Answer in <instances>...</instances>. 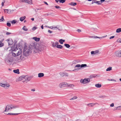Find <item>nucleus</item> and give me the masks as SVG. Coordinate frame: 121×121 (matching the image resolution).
I'll use <instances>...</instances> for the list:
<instances>
[{"label":"nucleus","instance_id":"obj_56","mask_svg":"<svg viewBox=\"0 0 121 121\" xmlns=\"http://www.w3.org/2000/svg\"><path fill=\"white\" fill-rule=\"evenodd\" d=\"M41 9H42V8H39L38 9H36L35 10V11L36 12V10H41Z\"/></svg>","mask_w":121,"mask_h":121},{"label":"nucleus","instance_id":"obj_48","mask_svg":"<svg viewBox=\"0 0 121 121\" xmlns=\"http://www.w3.org/2000/svg\"><path fill=\"white\" fill-rule=\"evenodd\" d=\"M120 108H121V106L117 107L116 108V109H115L117 110H119L120 109Z\"/></svg>","mask_w":121,"mask_h":121},{"label":"nucleus","instance_id":"obj_47","mask_svg":"<svg viewBox=\"0 0 121 121\" xmlns=\"http://www.w3.org/2000/svg\"><path fill=\"white\" fill-rule=\"evenodd\" d=\"M95 54H97L99 52V50H97L94 51Z\"/></svg>","mask_w":121,"mask_h":121},{"label":"nucleus","instance_id":"obj_26","mask_svg":"<svg viewBox=\"0 0 121 121\" xmlns=\"http://www.w3.org/2000/svg\"><path fill=\"white\" fill-rule=\"evenodd\" d=\"M112 70V67H109L106 69V71H110Z\"/></svg>","mask_w":121,"mask_h":121},{"label":"nucleus","instance_id":"obj_50","mask_svg":"<svg viewBox=\"0 0 121 121\" xmlns=\"http://www.w3.org/2000/svg\"><path fill=\"white\" fill-rule=\"evenodd\" d=\"M65 75L66 76H67V77H68V76H69V75H68V74L67 73H66V72H65Z\"/></svg>","mask_w":121,"mask_h":121},{"label":"nucleus","instance_id":"obj_64","mask_svg":"<svg viewBox=\"0 0 121 121\" xmlns=\"http://www.w3.org/2000/svg\"><path fill=\"white\" fill-rule=\"evenodd\" d=\"M57 28V27H52V28H51L52 29H55V28Z\"/></svg>","mask_w":121,"mask_h":121},{"label":"nucleus","instance_id":"obj_2","mask_svg":"<svg viewBox=\"0 0 121 121\" xmlns=\"http://www.w3.org/2000/svg\"><path fill=\"white\" fill-rule=\"evenodd\" d=\"M31 49L30 47H25L24 48L23 53L26 56H29L32 52Z\"/></svg>","mask_w":121,"mask_h":121},{"label":"nucleus","instance_id":"obj_8","mask_svg":"<svg viewBox=\"0 0 121 121\" xmlns=\"http://www.w3.org/2000/svg\"><path fill=\"white\" fill-rule=\"evenodd\" d=\"M94 3H96L98 4H102V2L100 1H98L96 0H92L91 4H93Z\"/></svg>","mask_w":121,"mask_h":121},{"label":"nucleus","instance_id":"obj_30","mask_svg":"<svg viewBox=\"0 0 121 121\" xmlns=\"http://www.w3.org/2000/svg\"><path fill=\"white\" fill-rule=\"evenodd\" d=\"M81 68H82L84 67H86L87 66V65L86 64H82L81 65Z\"/></svg>","mask_w":121,"mask_h":121},{"label":"nucleus","instance_id":"obj_6","mask_svg":"<svg viewBox=\"0 0 121 121\" xmlns=\"http://www.w3.org/2000/svg\"><path fill=\"white\" fill-rule=\"evenodd\" d=\"M0 86L5 88L9 87L10 86L9 84H3L1 83H0Z\"/></svg>","mask_w":121,"mask_h":121},{"label":"nucleus","instance_id":"obj_52","mask_svg":"<svg viewBox=\"0 0 121 121\" xmlns=\"http://www.w3.org/2000/svg\"><path fill=\"white\" fill-rule=\"evenodd\" d=\"M11 34H12V33H10V32H7L6 33V35H9Z\"/></svg>","mask_w":121,"mask_h":121},{"label":"nucleus","instance_id":"obj_40","mask_svg":"<svg viewBox=\"0 0 121 121\" xmlns=\"http://www.w3.org/2000/svg\"><path fill=\"white\" fill-rule=\"evenodd\" d=\"M7 25L9 27H10L11 26V24L10 23L7 22Z\"/></svg>","mask_w":121,"mask_h":121},{"label":"nucleus","instance_id":"obj_62","mask_svg":"<svg viewBox=\"0 0 121 121\" xmlns=\"http://www.w3.org/2000/svg\"><path fill=\"white\" fill-rule=\"evenodd\" d=\"M44 3L45 4H46L47 5H48V3L46 2H45V1H44Z\"/></svg>","mask_w":121,"mask_h":121},{"label":"nucleus","instance_id":"obj_49","mask_svg":"<svg viewBox=\"0 0 121 121\" xmlns=\"http://www.w3.org/2000/svg\"><path fill=\"white\" fill-rule=\"evenodd\" d=\"M55 8H56V9H60V7L58 6H55Z\"/></svg>","mask_w":121,"mask_h":121},{"label":"nucleus","instance_id":"obj_38","mask_svg":"<svg viewBox=\"0 0 121 121\" xmlns=\"http://www.w3.org/2000/svg\"><path fill=\"white\" fill-rule=\"evenodd\" d=\"M80 67H81V65L80 64H78L77 65H76L75 67V68H79Z\"/></svg>","mask_w":121,"mask_h":121},{"label":"nucleus","instance_id":"obj_7","mask_svg":"<svg viewBox=\"0 0 121 121\" xmlns=\"http://www.w3.org/2000/svg\"><path fill=\"white\" fill-rule=\"evenodd\" d=\"M115 55L118 57H121V50L118 51L115 53Z\"/></svg>","mask_w":121,"mask_h":121},{"label":"nucleus","instance_id":"obj_33","mask_svg":"<svg viewBox=\"0 0 121 121\" xmlns=\"http://www.w3.org/2000/svg\"><path fill=\"white\" fill-rule=\"evenodd\" d=\"M66 86H67V87H72V86H74L72 84H69L67 83V84Z\"/></svg>","mask_w":121,"mask_h":121},{"label":"nucleus","instance_id":"obj_11","mask_svg":"<svg viewBox=\"0 0 121 121\" xmlns=\"http://www.w3.org/2000/svg\"><path fill=\"white\" fill-rule=\"evenodd\" d=\"M31 78L30 77H28V76L26 75L25 77V80L22 81V82H24L25 81H29L31 80Z\"/></svg>","mask_w":121,"mask_h":121},{"label":"nucleus","instance_id":"obj_53","mask_svg":"<svg viewBox=\"0 0 121 121\" xmlns=\"http://www.w3.org/2000/svg\"><path fill=\"white\" fill-rule=\"evenodd\" d=\"M37 28V27L36 26H34V27L32 29L33 30H35Z\"/></svg>","mask_w":121,"mask_h":121},{"label":"nucleus","instance_id":"obj_9","mask_svg":"<svg viewBox=\"0 0 121 121\" xmlns=\"http://www.w3.org/2000/svg\"><path fill=\"white\" fill-rule=\"evenodd\" d=\"M8 43L9 46H11L13 44V41L12 39H8Z\"/></svg>","mask_w":121,"mask_h":121},{"label":"nucleus","instance_id":"obj_55","mask_svg":"<svg viewBox=\"0 0 121 121\" xmlns=\"http://www.w3.org/2000/svg\"><path fill=\"white\" fill-rule=\"evenodd\" d=\"M114 106V104L113 103H112L111 105H110V106L111 107H113Z\"/></svg>","mask_w":121,"mask_h":121},{"label":"nucleus","instance_id":"obj_18","mask_svg":"<svg viewBox=\"0 0 121 121\" xmlns=\"http://www.w3.org/2000/svg\"><path fill=\"white\" fill-rule=\"evenodd\" d=\"M95 86L97 88H100L101 86V85L99 83L96 84L95 85Z\"/></svg>","mask_w":121,"mask_h":121},{"label":"nucleus","instance_id":"obj_61","mask_svg":"<svg viewBox=\"0 0 121 121\" xmlns=\"http://www.w3.org/2000/svg\"><path fill=\"white\" fill-rule=\"evenodd\" d=\"M77 31H78L79 32H81V30H80L79 29H77Z\"/></svg>","mask_w":121,"mask_h":121},{"label":"nucleus","instance_id":"obj_54","mask_svg":"<svg viewBox=\"0 0 121 121\" xmlns=\"http://www.w3.org/2000/svg\"><path fill=\"white\" fill-rule=\"evenodd\" d=\"M117 41L118 42L121 43V39H119Z\"/></svg>","mask_w":121,"mask_h":121},{"label":"nucleus","instance_id":"obj_15","mask_svg":"<svg viewBox=\"0 0 121 121\" xmlns=\"http://www.w3.org/2000/svg\"><path fill=\"white\" fill-rule=\"evenodd\" d=\"M33 39H34L35 41L37 42L39 41L40 39L39 38H38L36 37H33Z\"/></svg>","mask_w":121,"mask_h":121},{"label":"nucleus","instance_id":"obj_43","mask_svg":"<svg viewBox=\"0 0 121 121\" xmlns=\"http://www.w3.org/2000/svg\"><path fill=\"white\" fill-rule=\"evenodd\" d=\"M108 80L109 81H113L115 82H116V81L114 79H112L110 80L109 79H108Z\"/></svg>","mask_w":121,"mask_h":121},{"label":"nucleus","instance_id":"obj_16","mask_svg":"<svg viewBox=\"0 0 121 121\" xmlns=\"http://www.w3.org/2000/svg\"><path fill=\"white\" fill-rule=\"evenodd\" d=\"M44 76L43 73H39L38 74V77L39 78H41L43 77Z\"/></svg>","mask_w":121,"mask_h":121},{"label":"nucleus","instance_id":"obj_4","mask_svg":"<svg viewBox=\"0 0 121 121\" xmlns=\"http://www.w3.org/2000/svg\"><path fill=\"white\" fill-rule=\"evenodd\" d=\"M17 41L16 40L14 41V46L12 48V50L14 51H16L17 50H18V48H17V45L16 44V43H17Z\"/></svg>","mask_w":121,"mask_h":121},{"label":"nucleus","instance_id":"obj_14","mask_svg":"<svg viewBox=\"0 0 121 121\" xmlns=\"http://www.w3.org/2000/svg\"><path fill=\"white\" fill-rule=\"evenodd\" d=\"M97 104V103H90L87 104V105L90 107H91L93 106L95 104Z\"/></svg>","mask_w":121,"mask_h":121},{"label":"nucleus","instance_id":"obj_19","mask_svg":"<svg viewBox=\"0 0 121 121\" xmlns=\"http://www.w3.org/2000/svg\"><path fill=\"white\" fill-rule=\"evenodd\" d=\"M26 18L25 16L22 17L20 18V20L21 22L23 21Z\"/></svg>","mask_w":121,"mask_h":121},{"label":"nucleus","instance_id":"obj_58","mask_svg":"<svg viewBox=\"0 0 121 121\" xmlns=\"http://www.w3.org/2000/svg\"><path fill=\"white\" fill-rule=\"evenodd\" d=\"M114 37H115V36H111L110 37V39H112L113 38H114Z\"/></svg>","mask_w":121,"mask_h":121},{"label":"nucleus","instance_id":"obj_41","mask_svg":"<svg viewBox=\"0 0 121 121\" xmlns=\"http://www.w3.org/2000/svg\"><path fill=\"white\" fill-rule=\"evenodd\" d=\"M25 76H25L24 75H22V80H23V81L24 80V79H25Z\"/></svg>","mask_w":121,"mask_h":121},{"label":"nucleus","instance_id":"obj_28","mask_svg":"<svg viewBox=\"0 0 121 121\" xmlns=\"http://www.w3.org/2000/svg\"><path fill=\"white\" fill-rule=\"evenodd\" d=\"M70 4L73 6H75L77 4V3H76L71 2L70 3Z\"/></svg>","mask_w":121,"mask_h":121},{"label":"nucleus","instance_id":"obj_29","mask_svg":"<svg viewBox=\"0 0 121 121\" xmlns=\"http://www.w3.org/2000/svg\"><path fill=\"white\" fill-rule=\"evenodd\" d=\"M22 29L23 30L25 31H27L28 30V29L25 26H24L23 27Z\"/></svg>","mask_w":121,"mask_h":121},{"label":"nucleus","instance_id":"obj_36","mask_svg":"<svg viewBox=\"0 0 121 121\" xmlns=\"http://www.w3.org/2000/svg\"><path fill=\"white\" fill-rule=\"evenodd\" d=\"M27 0H21L20 1V2H25L27 3Z\"/></svg>","mask_w":121,"mask_h":121},{"label":"nucleus","instance_id":"obj_34","mask_svg":"<svg viewBox=\"0 0 121 121\" xmlns=\"http://www.w3.org/2000/svg\"><path fill=\"white\" fill-rule=\"evenodd\" d=\"M77 97L76 96H74L70 100H74L75 99H77Z\"/></svg>","mask_w":121,"mask_h":121},{"label":"nucleus","instance_id":"obj_17","mask_svg":"<svg viewBox=\"0 0 121 121\" xmlns=\"http://www.w3.org/2000/svg\"><path fill=\"white\" fill-rule=\"evenodd\" d=\"M13 72L14 73H16L19 74V70L18 69L14 70Z\"/></svg>","mask_w":121,"mask_h":121},{"label":"nucleus","instance_id":"obj_23","mask_svg":"<svg viewBox=\"0 0 121 121\" xmlns=\"http://www.w3.org/2000/svg\"><path fill=\"white\" fill-rule=\"evenodd\" d=\"M27 3L30 4H32V0H27Z\"/></svg>","mask_w":121,"mask_h":121},{"label":"nucleus","instance_id":"obj_63","mask_svg":"<svg viewBox=\"0 0 121 121\" xmlns=\"http://www.w3.org/2000/svg\"><path fill=\"white\" fill-rule=\"evenodd\" d=\"M5 2H2V4H1V5H2V6H3L4 5V3Z\"/></svg>","mask_w":121,"mask_h":121},{"label":"nucleus","instance_id":"obj_22","mask_svg":"<svg viewBox=\"0 0 121 121\" xmlns=\"http://www.w3.org/2000/svg\"><path fill=\"white\" fill-rule=\"evenodd\" d=\"M56 47L58 48L61 49L62 48L63 46H62L60 45H57L56 46Z\"/></svg>","mask_w":121,"mask_h":121},{"label":"nucleus","instance_id":"obj_51","mask_svg":"<svg viewBox=\"0 0 121 121\" xmlns=\"http://www.w3.org/2000/svg\"><path fill=\"white\" fill-rule=\"evenodd\" d=\"M105 97V96H103V95H101L99 97L100 98H104Z\"/></svg>","mask_w":121,"mask_h":121},{"label":"nucleus","instance_id":"obj_12","mask_svg":"<svg viewBox=\"0 0 121 121\" xmlns=\"http://www.w3.org/2000/svg\"><path fill=\"white\" fill-rule=\"evenodd\" d=\"M52 47H56H56L57 45H58L59 43L57 42H56L55 43L54 42H52Z\"/></svg>","mask_w":121,"mask_h":121},{"label":"nucleus","instance_id":"obj_57","mask_svg":"<svg viewBox=\"0 0 121 121\" xmlns=\"http://www.w3.org/2000/svg\"><path fill=\"white\" fill-rule=\"evenodd\" d=\"M48 32L50 33H51L52 32V31L50 30H48Z\"/></svg>","mask_w":121,"mask_h":121},{"label":"nucleus","instance_id":"obj_3","mask_svg":"<svg viewBox=\"0 0 121 121\" xmlns=\"http://www.w3.org/2000/svg\"><path fill=\"white\" fill-rule=\"evenodd\" d=\"M90 81V79L89 78H85L84 79H81L80 81V82L82 83L85 84L89 82Z\"/></svg>","mask_w":121,"mask_h":121},{"label":"nucleus","instance_id":"obj_42","mask_svg":"<svg viewBox=\"0 0 121 121\" xmlns=\"http://www.w3.org/2000/svg\"><path fill=\"white\" fill-rule=\"evenodd\" d=\"M16 22L15 20H13L12 21L11 23L12 24H15Z\"/></svg>","mask_w":121,"mask_h":121},{"label":"nucleus","instance_id":"obj_27","mask_svg":"<svg viewBox=\"0 0 121 121\" xmlns=\"http://www.w3.org/2000/svg\"><path fill=\"white\" fill-rule=\"evenodd\" d=\"M64 45L67 48H69L70 47V46L68 44L65 43Z\"/></svg>","mask_w":121,"mask_h":121},{"label":"nucleus","instance_id":"obj_39","mask_svg":"<svg viewBox=\"0 0 121 121\" xmlns=\"http://www.w3.org/2000/svg\"><path fill=\"white\" fill-rule=\"evenodd\" d=\"M38 49L39 50V51H41V50H43V48H42L41 47H39V48H38Z\"/></svg>","mask_w":121,"mask_h":121},{"label":"nucleus","instance_id":"obj_20","mask_svg":"<svg viewBox=\"0 0 121 121\" xmlns=\"http://www.w3.org/2000/svg\"><path fill=\"white\" fill-rule=\"evenodd\" d=\"M65 72H61L59 73L60 75L62 77H63L65 76Z\"/></svg>","mask_w":121,"mask_h":121},{"label":"nucleus","instance_id":"obj_46","mask_svg":"<svg viewBox=\"0 0 121 121\" xmlns=\"http://www.w3.org/2000/svg\"><path fill=\"white\" fill-rule=\"evenodd\" d=\"M9 10L8 9H5L4 10V11L5 13H8Z\"/></svg>","mask_w":121,"mask_h":121},{"label":"nucleus","instance_id":"obj_10","mask_svg":"<svg viewBox=\"0 0 121 121\" xmlns=\"http://www.w3.org/2000/svg\"><path fill=\"white\" fill-rule=\"evenodd\" d=\"M13 60L11 59H9L7 60H5V62L8 65H10L12 63Z\"/></svg>","mask_w":121,"mask_h":121},{"label":"nucleus","instance_id":"obj_45","mask_svg":"<svg viewBox=\"0 0 121 121\" xmlns=\"http://www.w3.org/2000/svg\"><path fill=\"white\" fill-rule=\"evenodd\" d=\"M24 57L23 55H21L20 56V59H21L22 60Z\"/></svg>","mask_w":121,"mask_h":121},{"label":"nucleus","instance_id":"obj_59","mask_svg":"<svg viewBox=\"0 0 121 121\" xmlns=\"http://www.w3.org/2000/svg\"><path fill=\"white\" fill-rule=\"evenodd\" d=\"M94 37L95 38H102V37H99L98 36H95V37L94 36Z\"/></svg>","mask_w":121,"mask_h":121},{"label":"nucleus","instance_id":"obj_1","mask_svg":"<svg viewBox=\"0 0 121 121\" xmlns=\"http://www.w3.org/2000/svg\"><path fill=\"white\" fill-rule=\"evenodd\" d=\"M19 106L17 105H15L13 104H10L7 105L6 107L4 112H8L12 109H14L19 108Z\"/></svg>","mask_w":121,"mask_h":121},{"label":"nucleus","instance_id":"obj_35","mask_svg":"<svg viewBox=\"0 0 121 121\" xmlns=\"http://www.w3.org/2000/svg\"><path fill=\"white\" fill-rule=\"evenodd\" d=\"M80 69V68H79L78 69H75L73 70V71H74L75 72L77 71L78 70H79Z\"/></svg>","mask_w":121,"mask_h":121},{"label":"nucleus","instance_id":"obj_60","mask_svg":"<svg viewBox=\"0 0 121 121\" xmlns=\"http://www.w3.org/2000/svg\"><path fill=\"white\" fill-rule=\"evenodd\" d=\"M91 54H95L94 52V51H92L91 52Z\"/></svg>","mask_w":121,"mask_h":121},{"label":"nucleus","instance_id":"obj_13","mask_svg":"<svg viewBox=\"0 0 121 121\" xmlns=\"http://www.w3.org/2000/svg\"><path fill=\"white\" fill-rule=\"evenodd\" d=\"M4 39H1L0 41V47H1L4 45V44L3 43H2Z\"/></svg>","mask_w":121,"mask_h":121},{"label":"nucleus","instance_id":"obj_37","mask_svg":"<svg viewBox=\"0 0 121 121\" xmlns=\"http://www.w3.org/2000/svg\"><path fill=\"white\" fill-rule=\"evenodd\" d=\"M4 20V17L2 16L1 18L0 19V22H2Z\"/></svg>","mask_w":121,"mask_h":121},{"label":"nucleus","instance_id":"obj_25","mask_svg":"<svg viewBox=\"0 0 121 121\" xmlns=\"http://www.w3.org/2000/svg\"><path fill=\"white\" fill-rule=\"evenodd\" d=\"M121 32V28H119L117 29L116 32L117 33H119Z\"/></svg>","mask_w":121,"mask_h":121},{"label":"nucleus","instance_id":"obj_32","mask_svg":"<svg viewBox=\"0 0 121 121\" xmlns=\"http://www.w3.org/2000/svg\"><path fill=\"white\" fill-rule=\"evenodd\" d=\"M12 55L14 56H17V54H16V52H12Z\"/></svg>","mask_w":121,"mask_h":121},{"label":"nucleus","instance_id":"obj_31","mask_svg":"<svg viewBox=\"0 0 121 121\" xmlns=\"http://www.w3.org/2000/svg\"><path fill=\"white\" fill-rule=\"evenodd\" d=\"M59 1L60 3H63L65 2V0H59Z\"/></svg>","mask_w":121,"mask_h":121},{"label":"nucleus","instance_id":"obj_44","mask_svg":"<svg viewBox=\"0 0 121 121\" xmlns=\"http://www.w3.org/2000/svg\"><path fill=\"white\" fill-rule=\"evenodd\" d=\"M59 42L61 44H62L63 43V41L61 40V39L59 40Z\"/></svg>","mask_w":121,"mask_h":121},{"label":"nucleus","instance_id":"obj_21","mask_svg":"<svg viewBox=\"0 0 121 121\" xmlns=\"http://www.w3.org/2000/svg\"><path fill=\"white\" fill-rule=\"evenodd\" d=\"M22 51L20 50L19 51H18L17 52H16V54H17V56H18L19 55H20L22 53Z\"/></svg>","mask_w":121,"mask_h":121},{"label":"nucleus","instance_id":"obj_5","mask_svg":"<svg viewBox=\"0 0 121 121\" xmlns=\"http://www.w3.org/2000/svg\"><path fill=\"white\" fill-rule=\"evenodd\" d=\"M67 84V83L66 82H63L60 83L59 85V87L60 88H63L65 87H67L66 86Z\"/></svg>","mask_w":121,"mask_h":121},{"label":"nucleus","instance_id":"obj_24","mask_svg":"<svg viewBox=\"0 0 121 121\" xmlns=\"http://www.w3.org/2000/svg\"><path fill=\"white\" fill-rule=\"evenodd\" d=\"M19 113H8L7 115H17L18 114H20Z\"/></svg>","mask_w":121,"mask_h":121}]
</instances>
